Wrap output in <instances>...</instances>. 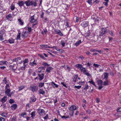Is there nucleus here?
<instances>
[{
    "instance_id": "f257e3e1",
    "label": "nucleus",
    "mask_w": 121,
    "mask_h": 121,
    "mask_svg": "<svg viewBox=\"0 0 121 121\" xmlns=\"http://www.w3.org/2000/svg\"><path fill=\"white\" fill-rule=\"evenodd\" d=\"M108 27L106 28H102L101 29V30L99 32V36H102L104 34L107 33L108 31Z\"/></svg>"
},
{
    "instance_id": "f03ea898",
    "label": "nucleus",
    "mask_w": 121,
    "mask_h": 121,
    "mask_svg": "<svg viewBox=\"0 0 121 121\" xmlns=\"http://www.w3.org/2000/svg\"><path fill=\"white\" fill-rule=\"evenodd\" d=\"M17 62H15L12 65H10L9 67L10 68L12 69L15 72V71L17 68Z\"/></svg>"
},
{
    "instance_id": "7ed1b4c3",
    "label": "nucleus",
    "mask_w": 121,
    "mask_h": 121,
    "mask_svg": "<svg viewBox=\"0 0 121 121\" xmlns=\"http://www.w3.org/2000/svg\"><path fill=\"white\" fill-rule=\"evenodd\" d=\"M80 69L81 72H83V73L85 75L88 76L89 77L91 76L90 74L86 72V71L85 68L82 67Z\"/></svg>"
},
{
    "instance_id": "20e7f679",
    "label": "nucleus",
    "mask_w": 121,
    "mask_h": 121,
    "mask_svg": "<svg viewBox=\"0 0 121 121\" xmlns=\"http://www.w3.org/2000/svg\"><path fill=\"white\" fill-rule=\"evenodd\" d=\"M24 31V30L22 33V37L23 38V39L27 38L28 35V33L26 32V31Z\"/></svg>"
},
{
    "instance_id": "39448f33",
    "label": "nucleus",
    "mask_w": 121,
    "mask_h": 121,
    "mask_svg": "<svg viewBox=\"0 0 121 121\" xmlns=\"http://www.w3.org/2000/svg\"><path fill=\"white\" fill-rule=\"evenodd\" d=\"M38 112L40 116H42L45 114V111L44 110L41 109H38Z\"/></svg>"
},
{
    "instance_id": "423d86ee",
    "label": "nucleus",
    "mask_w": 121,
    "mask_h": 121,
    "mask_svg": "<svg viewBox=\"0 0 121 121\" xmlns=\"http://www.w3.org/2000/svg\"><path fill=\"white\" fill-rule=\"evenodd\" d=\"M37 63H36V61L35 59H34V61L32 62H30L29 65L31 66H36L37 65Z\"/></svg>"
},
{
    "instance_id": "0eeeda50",
    "label": "nucleus",
    "mask_w": 121,
    "mask_h": 121,
    "mask_svg": "<svg viewBox=\"0 0 121 121\" xmlns=\"http://www.w3.org/2000/svg\"><path fill=\"white\" fill-rule=\"evenodd\" d=\"M88 24V22L87 21H84L81 24V26L84 28L87 27Z\"/></svg>"
},
{
    "instance_id": "6e6552de",
    "label": "nucleus",
    "mask_w": 121,
    "mask_h": 121,
    "mask_svg": "<svg viewBox=\"0 0 121 121\" xmlns=\"http://www.w3.org/2000/svg\"><path fill=\"white\" fill-rule=\"evenodd\" d=\"M77 109L76 107L74 105H73L69 108V110L72 111L74 110H76Z\"/></svg>"
},
{
    "instance_id": "1a4fd4ad",
    "label": "nucleus",
    "mask_w": 121,
    "mask_h": 121,
    "mask_svg": "<svg viewBox=\"0 0 121 121\" xmlns=\"http://www.w3.org/2000/svg\"><path fill=\"white\" fill-rule=\"evenodd\" d=\"M31 89L33 92H36L38 89V87L37 86H34L31 87Z\"/></svg>"
},
{
    "instance_id": "9d476101",
    "label": "nucleus",
    "mask_w": 121,
    "mask_h": 121,
    "mask_svg": "<svg viewBox=\"0 0 121 121\" xmlns=\"http://www.w3.org/2000/svg\"><path fill=\"white\" fill-rule=\"evenodd\" d=\"M24 29V30H26V32H27L28 33L31 32L32 30L31 28V27H26Z\"/></svg>"
},
{
    "instance_id": "9b49d317",
    "label": "nucleus",
    "mask_w": 121,
    "mask_h": 121,
    "mask_svg": "<svg viewBox=\"0 0 121 121\" xmlns=\"http://www.w3.org/2000/svg\"><path fill=\"white\" fill-rule=\"evenodd\" d=\"M8 62L7 61H0V66H4L7 65Z\"/></svg>"
},
{
    "instance_id": "f8f14e48",
    "label": "nucleus",
    "mask_w": 121,
    "mask_h": 121,
    "mask_svg": "<svg viewBox=\"0 0 121 121\" xmlns=\"http://www.w3.org/2000/svg\"><path fill=\"white\" fill-rule=\"evenodd\" d=\"M104 78L103 79L105 80H108L109 76V74L106 72L104 73Z\"/></svg>"
},
{
    "instance_id": "ddd939ff",
    "label": "nucleus",
    "mask_w": 121,
    "mask_h": 121,
    "mask_svg": "<svg viewBox=\"0 0 121 121\" xmlns=\"http://www.w3.org/2000/svg\"><path fill=\"white\" fill-rule=\"evenodd\" d=\"M17 4L19 6L21 7L23 6L24 4V2L22 1H19L17 3Z\"/></svg>"
},
{
    "instance_id": "4468645a",
    "label": "nucleus",
    "mask_w": 121,
    "mask_h": 121,
    "mask_svg": "<svg viewBox=\"0 0 121 121\" xmlns=\"http://www.w3.org/2000/svg\"><path fill=\"white\" fill-rule=\"evenodd\" d=\"M38 75L39 77V80L40 81L42 80L44 78V74L42 73L41 74H38Z\"/></svg>"
},
{
    "instance_id": "2eb2a0df",
    "label": "nucleus",
    "mask_w": 121,
    "mask_h": 121,
    "mask_svg": "<svg viewBox=\"0 0 121 121\" xmlns=\"http://www.w3.org/2000/svg\"><path fill=\"white\" fill-rule=\"evenodd\" d=\"M6 91L5 92V94L7 95L9 97V96H10L9 94L10 93V89H5Z\"/></svg>"
},
{
    "instance_id": "dca6fc26",
    "label": "nucleus",
    "mask_w": 121,
    "mask_h": 121,
    "mask_svg": "<svg viewBox=\"0 0 121 121\" xmlns=\"http://www.w3.org/2000/svg\"><path fill=\"white\" fill-rule=\"evenodd\" d=\"M38 92L39 94H41L43 95H45V93L44 91L42 89H40Z\"/></svg>"
},
{
    "instance_id": "f3484780",
    "label": "nucleus",
    "mask_w": 121,
    "mask_h": 121,
    "mask_svg": "<svg viewBox=\"0 0 121 121\" xmlns=\"http://www.w3.org/2000/svg\"><path fill=\"white\" fill-rule=\"evenodd\" d=\"M24 3L26 4V6H29L31 5V1L29 0H28L25 1Z\"/></svg>"
},
{
    "instance_id": "a211bd4d",
    "label": "nucleus",
    "mask_w": 121,
    "mask_h": 121,
    "mask_svg": "<svg viewBox=\"0 0 121 121\" xmlns=\"http://www.w3.org/2000/svg\"><path fill=\"white\" fill-rule=\"evenodd\" d=\"M30 22L31 23H34L37 20L35 19L34 18V15L31 16L30 17Z\"/></svg>"
},
{
    "instance_id": "6ab92c4d",
    "label": "nucleus",
    "mask_w": 121,
    "mask_h": 121,
    "mask_svg": "<svg viewBox=\"0 0 121 121\" xmlns=\"http://www.w3.org/2000/svg\"><path fill=\"white\" fill-rule=\"evenodd\" d=\"M31 5L32 6L35 7L37 6V3L36 1H31Z\"/></svg>"
},
{
    "instance_id": "aec40b11",
    "label": "nucleus",
    "mask_w": 121,
    "mask_h": 121,
    "mask_svg": "<svg viewBox=\"0 0 121 121\" xmlns=\"http://www.w3.org/2000/svg\"><path fill=\"white\" fill-rule=\"evenodd\" d=\"M97 84L99 86H102L103 85V82L102 80H98L97 82Z\"/></svg>"
},
{
    "instance_id": "412c9836",
    "label": "nucleus",
    "mask_w": 121,
    "mask_h": 121,
    "mask_svg": "<svg viewBox=\"0 0 121 121\" xmlns=\"http://www.w3.org/2000/svg\"><path fill=\"white\" fill-rule=\"evenodd\" d=\"M40 46L43 48H50V47L47 45L42 44L40 45Z\"/></svg>"
},
{
    "instance_id": "4be33fe9",
    "label": "nucleus",
    "mask_w": 121,
    "mask_h": 121,
    "mask_svg": "<svg viewBox=\"0 0 121 121\" xmlns=\"http://www.w3.org/2000/svg\"><path fill=\"white\" fill-rule=\"evenodd\" d=\"M31 101L33 102H35L36 100V99L34 95H33L30 98Z\"/></svg>"
},
{
    "instance_id": "5701e85b",
    "label": "nucleus",
    "mask_w": 121,
    "mask_h": 121,
    "mask_svg": "<svg viewBox=\"0 0 121 121\" xmlns=\"http://www.w3.org/2000/svg\"><path fill=\"white\" fill-rule=\"evenodd\" d=\"M18 23L21 26H23L24 24V22L20 18H19L18 20Z\"/></svg>"
},
{
    "instance_id": "b1692460",
    "label": "nucleus",
    "mask_w": 121,
    "mask_h": 121,
    "mask_svg": "<svg viewBox=\"0 0 121 121\" xmlns=\"http://www.w3.org/2000/svg\"><path fill=\"white\" fill-rule=\"evenodd\" d=\"M7 100V97L6 96H4L2 98L1 101L2 102V103H4Z\"/></svg>"
},
{
    "instance_id": "393cba45",
    "label": "nucleus",
    "mask_w": 121,
    "mask_h": 121,
    "mask_svg": "<svg viewBox=\"0 0 121 121\" xmlns=\"http://www.w3.org/2000/svg\"><path fill=\"white\" fill-rule=\"evenodd\" d=\"M17 107V104H13L11 106V108L12 110H15Z\"/></svg>"
},
{
    "instance_id": "a878e982",
    "label": "nucleus",
    "mask_w": 121,
    "mask_h": 121,
    "mask_svg": "<svg viewBox=\"0 0 121 121\" xmlns=\"http://www.w3.org/2000/svg\"><path fill=\"white\" fill-rule=\"evenodd\" d=\"M109 81L108 80H105L103 82V84L104 86H106L108 85Z\"/></svg>"
},
{
    "instance_id": "bb28decb",
    "label": "nucleus",
    "mask_w": 121,
    "mask_h": 121,
    "mask_svg": "<svg viewBox=\"0 0 121 121\" xmlns=\"http://www.w3.org/2000/svg\"><path fill=\"white\" fill-rule=\"evenodd\" d=\"M51 85L54 88H57L58 87V85L56 84L53 82H52L51 83Z\"/></svg>"
},
{
    "instance_id": "cd10ccee",
    "label": "nucleus",
    "mask_w": 121,
    "mask_h": 121,
    "mask_svg": "<svg viewBox=\"0 0 121 121\" xmlns=\"http://www.w3.org/2000/svg\"><path fill=\"white\" fill-rule=\"evenodd\" d=\"M78 78V75L76 74L75 75L73 78V81L74 82H76L77 81V79Z\"/></svg>"
},
{
    "instance_id": "c85d7f7f",
    "label": "nucleus",
    "mask_w": 121,
    "mask_h": 121,
    "mask_svg": "<svg viewBox=\"0 0 121 121\" xmlns=\"http://www.w3.org/2000/svg\"><path fill=\"white\" fill-rule=\"evenodd\" d=\"M8 41L10 43H13L14 42V39L12 38H10L8 40Z\"/></svg>"
},
{
    "instance_id": "c756f323",
    "label": "nucleus",
    "mask_w": 121,
    "mask_h": 121,
    "mask_svg": "<svg viewBox=\"0 0 121 121\" xmlns=\"http://www.w3.org/2000/svg\"><path fill=\"white\" fill-rule=\"evenodd\" d=\"M21 58L20 57H18L16 58H14L13 60V62H14V63L15 62H17V61H18V60H21Z\"/></svg>"
},
{
    "instance_id": "7c9ffc66",
    "label": "nucleus",
    "mask_w": 121,
    "mask_h": 121,
    "mask_svg": "<svg viewBox=\"0 0 121 121\" xmlns=\"http://www.w3.org/2000/svg\"><path fill=\"white\" fill-rule=\"evenodd\" d=\"M52 68L51 67H48L46 69V71L48 73H49L50 72V70H52Z\"/></svg>"
},
{
    "instance_id": "2f4dec72",
    "label": "nucleus",
    "mask_w": 121,
    "mask_h": 121,
    "mask_svg": "<svg viewBox=\"0 0 121 121\" xmlns=\"http://www.w3.org/2000/svg\"><path fill=\"white\" fill-rule=\"evenodd\" d=\"M65 41L64 40H61V45L62 47H65Z\"/></svg>"
},
{
    "instance_id": "473e14b6",
    "label": "nucleus",
    "mask_w": 121,
    "mask_h": 121,
    "mask_svg": "<svg viewBox=\"0 0 121 121\" xmlns=\"http://www.w3.org/2000/svg\"><path fill=\"white\" fill-rule=\"evenodd\" d=\"M75 67H76L77 68H79L80 69L82 67V65L81 64H78L75 65Z\"/></svg>"
},
{
    "instance_id": "72a5a7b5",
    "label": "nucleus",
    "mask_w": 121,
    "mask_h": 121,
    "mask_svg": "<svg viewBox=\"0 0 121 121\" xmlns=\"http://www.w3.org/2000/svg\"><path fill=\"white\" fill-rule=\"evenodd\" d=\"M28 59H26L23 61V65H27V64L26 65V64L28 62Z\"/></svg>"
},
{
    "instance_id": "f704fd0d",
    "label": "nucleus",
    "mask_w": 121,
    "mask_h": 121,
    "mask_svg": "<svg viewBox=\"0 0 121 121\" xmlns=\"http://www.w3.org/2000/svg\"><path fill=\"white\" fill-rule=\"evenodd\" d=\"M81 42V40H80L78 41H77L75 43V45L76 46H77Z\"/></svg>"
},
{
    "instance_id": "c9c22d12",
    "label": "nucleus",
    "mask_w": 121,
    "mask_h": 121,
    "mask_svg": "<svg viewBox=\"0 0 121 121\" xmlns=\"http://www.w3.org/2000/svg\"><path fill=\"white\" fill-rule=\"evenodd\" d=\"M39 69L40 70V71H39V72H40L42 70H45L43 66H40L39 68Z\"/></svg>"
},
{
    "instance_id": "e433bc0d",
    "label": "nucleus",
    "mask_w": 121,
    "mask_h": 121,
    "mask_svg": "<svg viewBox=\"0 0 121 121\" xmlns=\"http://www.w3.org/2000/svg\"><path fill=\"white\" fill-rule=\"evenodd\" d=\"M85 87L84 88V89L86 90L89 88V86L86 83L85 85Z\"/></svg>"
},
{
    "instance_id": "4c0bfd02",
    "label": "nucleus",
    "mask_w": 121,
    "mask_h": 121,
    "mask_svg": "<svg viewBox=\"0 0 121 121\" xmlns=\"http://www.w3.org/2000/svg\"><path fill=\"white\" fill-rule=\"evenodd\" d=\"M21 34V33L20 32L18 33V34L17 35V38H16L17 39L20 40L21 39H20Z\"/></svg>"
},
{
    "instance_id": "58836bf2",
    "label": "nucleus",
    "mask_w": 121,
    "mask_h": 121,
    "mask_svg": "<svg viewBox=\"0 0 121 121\" xmlns=\"http://www.w3.org/2000/svg\"><path fill=\"white\" fill-rule=\"evenodd\" d=\"M44 83L40 82L39 83V85L38 86L40 88L41 87L43 86L44 85Z\"/></svg>"
},
{
    "instance_id": "ea45409f",
    "label": "nucleus",
    "mask_w": 121,
    "mask_h": 121,
    "mask_svg": "<svg viewBox=\"0 0 121 121\" xmlns=\"http://www.w3.org/2000/svg\"><path fill=\"white\" fill-rule=\"evenodd\" d=\"M35 111H33L30 114L31 115V117H33L35 116Z\"/></svg>"
},
{
    "instance_id": "a19ab883",
    "label": "nucleus",
    "mask_w": 121,
    "mask_h": 121,
    "mask_svg": "<svg viewBox=\"0 0 121 121\" xmlns=\"http://www.w3.org/2000/svg\"><path fill=\"white\" fill-rule=\"evenodd\" d=\"M25 87L24 86H21L18 87L19 90L18 91H20L22 90L23 89H24Z\"/></svg>"
},
{
    "instance_id": "79ce46f5",
    "label": "nucleus",
    "mask_w": 121,
    "mask_h": 121,
    "mask_svg": "<svg viewBox=\"0 0 121 121\" xmlns=\"http://www.w3.org/2000/svg\"><path fill=\"white\" fill-rule=\"evenodd\" d=\"M88 82L91 84H92L95 87H96V85L95 84V83H94V82H93L92 80H91V81H89Z\"/></svg>"
},
{
    "instance_id": "37998d69",
    "label": "nucleus",
    "mask_w": 121,
    "mask_h": 121,
    "mask_svg": "<svg viewBox=\"0 0 121 121\" xmlns=\"http://www.w3.org/2000/svg\"><path fill=\"white\" fill-rule=\"evenodd\" d=\"M5 30H1L0 31V35H4V33Z\"/></svg>"
},
{
    "instance_id": "c03bdc74",
    "label": "nucleus",
    "mask_w": 121,
    "mask_h": 121,
    "mask_svg": "<svg viewBox=\"0 0 121 121\" xmlns=\"http://www.w3.org/2000/svg\"><path fill=\"white\" fill-rule=\"evenodd\" d=\"M15 8V7L14 5L13 4H12L10 6V8L11 10H13Z\"/></svg>"
},
{
    "instance_id": "a18cd8bd",
    "label": "nucleus",
    "mask_w": 121,
    "mask_h": 121,
    "mask_svg": "<svg viewBox=\"0 0 121 121\" xmlns=\"http://www.w3.org/2000/svg\"><path fill=\"white\" fill-rule=\"evenodd\" d=\"M1 115L3 117H6L7 115V114L5 113H2Z\"/></svg>"
},
{
    "instance_id": "49530a36",
    "label": "nucleus",
    "mask_w": 121,
    "mask_h": 121,
    "mask_svg": "<svg viewBox=\"0 0 121 121\" xmlns=\"http://www.w3.org/2000/svg\"><path fill=\"white\" fill-rule=\"evenodd\" d=\"M9 103L11 104H12V103H14L15 101L13 100V99H10L9 100Z\"/></svg>"
},
{
    "instance_id": "de8ad7c7",
    "label": "nucleus",
    "mask_w": 121,
    "mask_h": 121,
    "mask_svg": "<svg viewBox=\"0 0 121 121\" xmlns=\"http://www.w3.org/2000/svg\"><path fill=\"white\" fill-rule=\"evenodd\" d=\"M12 17L11 14H9L8 15L6 16V18L8 19H9L10 18Z\"/></svg>"
},
{
    "instance_id": "09e8293b",
    "label": "nucleus",
    "mask_w": 121,
    "mask_h": 121,
    "mask_svg": "<svg viewBox=\"0 0 121 121\" xmlns=\"http://www.w3.org/2000/svg\"><path fill=\"white\" fill-rule=\"evenodd\" d=\"M23 66H22L21 67V69H20L23 70L25 69V67L26 66V65H23Z\"/></svg>"
},
{
    "instance_id": "8fccbe9b",
    "label": "nucleus",
    "mask_w": 121,
    "mask_h": 121,
    "mask_svg": "<svg viewBox=\"0 0 121 121\" xmlns=\"http://www.w3.org/2000/svg\"><path fill=\"white\" fill-rule=\"evenodd\" d=\"M42 65L44 66H49V65L47 63H46L44 62H43L42 63Z\"/></svg>"
},
{
    "instance_id": "3c124183",
    "label": "nucleus",
    "mask_w": 121,
    "mask_h": 121,
    "mask_svg": "<svg viewBox=\"0 0 121 121\" xmlns=\"http://www.w3.org/2000/svg\"><path fill=\"white\" fill-rule=\"evenodd\" d=\"M56 33L57 34H59L60 32V31L59 30L55 29V30Z\"/></svg>"
},
{
    "instance_id": "603ef678",
    "label": "nucleus",
    "mask_w": 121,
    "mask_h": 121,
    "mask_svg": "<svg viewBox=\"0 0 121 121\" xmlns=\"http://www.w3.org/2000/svg\"><path fill=\"white\" fill-rule=\"evenodd\" d=\"M38 55L41 58H42L44 60L45 59V58H44V56H43L42 55L40 54H38Z\"/></svg>"
},
{
    "instance_id": "864d4df0",
    "label": "nucleus",
    "mask_w": 121,
    "mask_h": 121,
    "mask_svg": "<svg viewBox=\"0 0 121 121\" xmlns=\"http://www.w3.org/2000/svg\"><path fill=\"white\" fill-rule=\"evenodd\" d=\"M109 33L112 36H113V34L112 31V30H110L109 31Z\"/></svg>"
},
{
    "instance_id": "5fc2aeb1",
    "label": "nucleus",
    "mask_w": 121,
    "mask_h": 121,
    "mask_svg": "<svg viewBox=\"0 0 121 121\" xmlns=\"http://www.w3.org/2000/svg\"><path fill=\"white\" fill-rule=\"evenodd\" d=\"M81 87V86H74V88H77L78 89H79Z\"/></svg>"
},
{
    "instance_id": "6e6d98bb",
    "label": "nucleus",
    "mask_w": 121,
    "mask_h": 121,
    "mask_svg": "<svg viewBox=\"0 0 121 121\" xmlns=\"http://www.w3.org/2000/svg\"><path fill=\"white\" fill-rule=\"evenodd\" d=\"M60 116L61 117V118H65V119H67V118H69V117L68 116Z\"/></svg>"
},
{
    "instance_id": "4d7b16f0",
    "label": "nucleus",
    "mask_w": 121,
    "mask_h": 121,
    "mask_svg": "<svg viewBox=\"0 0 121 121\" xmlns=\"http://www.w3.org/2000/svg\"><path fill=\"white\" fill-rule=\"evenodd\" d=\"M2 106L3 108H4L6 107V105L5 104H4V103H2V104H1L0 106Z\"/></svg>"
},
{
    "instance_id": "13d9d810",
    "label": "nucleus",
    "mask_w": 121,
    "mask_h": 121,
    "mask_svg": "<svg viewBox=\"0 0 121 121\" xmlns=\"http://www.w3.org/2000/svg\"><path fill=\"white\" fill-rule=\"evenodd\" d=\"M93 65L96 67H99V66H100V65H98L95 63L93 64Z\"/></svg>"
},
{
    "instance_id": "bf43d9fd",
    "label": "nucleus",
    "mask_w": 121,
    "mask_h": 121,
    "mask_svg": "<svg viewBox=\"0 0 121 121\" xmlns=\"http://www.w3.org/2000/svg\"><path fill=\"white\" fill-rule=\"evenodd\" d=\"M61 84L63 85V86H65V87L67 88V87L66 86V84H65L64 82H61Z\"/></svg>"
},
{
    "instance_id": "052dcab7",
    "label": "nucleus",
    "mask_w": 121,
    "mask_h": 121,
    "mask_svg": "<svg viewBox=\"0 0 121 121\" xmlns=\"http://www.w3.org/2000/svg\"><path fill=\"white\" fill-rule=\"evenodd\" d=\"M3 82L5 84H6L7 83V79L6 78H4L3 80Z\"/></svg>"
},
{
    "instance_id": "680f3d73",
    "label": "nucleus",
    "mask_w": 121,
    "mask_h": 121,
    "mask_svg": "<svg viewBox=\"0 0 121 121\" xmlns=\"http://www.w3.org/2000/svg\"><path fill=\"white\" fill-rule=\"evenodd\" d=\"M5 68H6L5 66H0V69H1L3 70Z\"/></svg>"
},
{
    "instance_id": "e2e57ef3",
    "label": "nucleus",
    "mask_w": 121,
    "mask_h": 121,
    "mask_svg": "<svg viewBox=\"0 0 121 121\" xmlns=\"http://www.w3.org/2000/svg\"><path fill=\"white\" fill-rule=\"evenodd\" d=\"M26 115V112H24L22 113L21 114V116L22 117H24V116Z\"/></svg>"
},
{
    "instance_id": "0e129e2a",
    "label": "nucleus",
    "mask_w": 121,
    "mask_h": 121,
    "mask_svg": "<svg viewBox=\"0 0 121 121\" xmlns=\"http://www.w3.org/2000/svg\"><path fill=\"white\" fill-rule=\"evenodd\" d=\"M117 112H121V108H118L117 109Z\"/></svg>"
},
{
    "instance_id": "69168bd1",
    "label": "nucleus",
    "mask_w": 121,
    "mask_h": 121,
    "mask_svg": "<svg viewBox=\"0 0 121 121\" xmlns=\"http://www.w3.org/2000/svg\"><path fill=\"white\" fill-rule=\"evenodd\" d=\"M65 26H67V27H69L70 26L69 25V22L67 21L66 22Z\"/></svg>"
},
{
    "instance_id": "338daca9",
    "label": "nucleus",
    "mask_w": 121,
    "mask_h": 121,
    "mask_svg": "<svg viewBox=\"0 0 121 121\" xmlns=\"http://www.w3.org/2000/svg\"><path fill=\"white\" fill-rule=\"evenodd\" d=\"M92 1L91 0H87V2L89 4H91L92 3Z\"/></svg>"
},
{
    "instance_id": "774afa93",
    "label": "nucleus",
    "mask_w": 121,
    "mask_h": 121,
    "mask_svg": "<svg viewBox=\"0 0 121 121\" xmlns=\"http://www.w3.org/2000/svg\"><path fill=\"white\" fill-rule=\"evenodd\" d=\"M5 119L2 117L0 118V121H5Z\"/></svg>"
}]
</instances>
